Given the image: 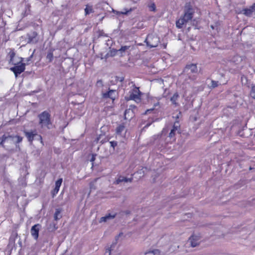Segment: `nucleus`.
I'll return each instance as SVG.
<instances>
[{
    "mask_svg": "<svg viewBox=\"0 0 255 255\" xmlns=\"http://www.w3.org/2000/svg\"><path fill=\"white\" fill-rule=\"evenodd\" d=\"M195 13V8L190 3H186L184 9V14L176 22V26L181 28L183 25L191 20Z\"/></svg>",
    "mask_w": 255,
    "mask_h": 255,
    "instance_id": "f257e3e1",
    "label": "nucleus"
},
{
    "mask_svg": "<svg viewBox=\"0 0 255 255\" xmlns=\"http://www.w3.org/2000/svg\"><path fill=\"white\" fill-rule=\"evenodd\" d=\"M23 138L18 135H3L0 138V145L4 148H8L13 144L16 145L22 141Z\"/></svg>",
    "mask_w": 255,
    "mask_h": 255,
    "instance_id": "f03ea898",
    "label": "nucleus"
},
{
    "mask_svg": "<svg viewBox=\"0 0 255 255\" xmlns=\"http://www.w3.org/2000/svg\"><path fill=\"white\" fill-rule=\"evenodd\" d=\"M14 54H11L10 56V62H12V64L14 65V67L10 68V70L12 71L15 77H17L18 75L23 72L25 69V63H22V61L24 60V58L19 57L18 58V61L17 62L14 63L13 60V56Z\"/></svg>",
    "mask_w": 255,
    "mask_h": 255,
    "instance_id": "7ed1b4c3",
    "label": "nucleus"
},
{
    "mask_svg": "<svg viewBox=\"0 0 255 255\" xmlns=\"http://www.w3.org/2000/svg\"><path fill=\"white\" fill-rule=\"evenodd\" d=\"M50 117V114L47 111H44L38 115L39 124L42 128H50L52 125Z\"/></svg>",
    "mask_w": 255,
    "mask_h": 255,
    "instance_id": "20e7f679",
    "label": "nucleus"
},
{
    "mask_svg": "<svg viewBox=\"0 0 255 255\" xmlns=\"http://www.w3.org/2000/svg\"><path fill=\"white\" fill-rule=\"evenodd\" d=\"M145 41L149 47H155L159 43V38L155 34H151L147 35Z\"/></svg>",
    "mask_w": 255,
    "mask_h": 255,
    "instance_id": "39448f33",
    "label": "nucleus"
},
{
    "mask_svg": "<svg viewBox=\"0 0 255 255\" xmlns=\"http://www.w3.org/2000/svg\"><path fill=\"white\" fill-rule=\"evenodd\" d=\"M127 100H133L138 103L140 101V92L139 89L134 87L129 92V97L126 98Z\"/></svg>",
    "mask_w": 255,
    "mask_h": 255,
    "instance_id": "423d86ee",
    "label": "nucleus"
},
{
    "mask_svg": "<svg viewBox=\"0 0 255 255\" xmlns=\"http://www.w3.org/2000/svg\"><path fill=\"white\" fill-rule=\"evenodd\" d=\"M102 97L104 99L110 98L114 101L116 96H117V92L115 90H110L108 89V91L106 92L104 89H102L101 91Z\"/></svg>",
    "mask_w": 255,
    "mask_h": 255,
    "instance_id": "0eeeda50",
    "label": "nucleus"
},
{
    "mask_svg": "<svg viewBox=\"0 0 255 255\" xmlns=\"http://www.w3.org/2000/svg\"><path fill=\"white\" fill-rule=\"evenodd\" d=\"M41 228V225L39 224L33 226L31 229L30 233L31 236L35 240H37L39 236V231Z\"/></svg>",
    "mask_w": 255,
    "mask_h": 255,
    "instance_id": "6e6552de",
    "label": "nucleus"
},
{
    "mask_svg": "<svg viewBox=\"0 0 255 255\" xmlns=\"http://www.w3.org/2000/svg\"><path fill=\"white\" fill-rule=\"evenodd\" d=\"M242 12L244 15L249 17L251 16L253 14H255V3L249 7L243 9Z\"/></svg>",
    "mask_w": 255,
    "mask_h": 255,
    "instance_id": "1a4fd4ad",
    "label": "nucleus"
},
{
    "mask_svg": "<svg viewBox=\"0 0 255 255\" xmlns=\"http://www.w3.org/2000/svg\"><path fill=\"white\" fill-rule=\"evenodd\" d=\"M184 72L188 74L191 73H197L198 72V68L196 64H190L187 65L184 70Z\"/></svg>",
    "mask_w": 255,
    "mask_h": 255,
    "instance_id": "9d476101",
    "label": "nucleus"
},
{
    "mask_svg": "<svg viewBox=\"0 0 255 255\" xmlns=\"http://www.w3.org/2000/svg\"><path fill=\"white\" fill-rule=\"evenodd\" d=\"M188 242L192 247H195L199 244V239L196 236H192L189 240Z\"/></svg>",
    "mask_w": 255,
    "mask_h": 255,
    "instance_id": "9b49d317",
    "label": "nucleus"
},
{
    "mask_svg": "<svg viewBox=\"0 0 255 255\" xmlns=\"http://www.w3.org/2000/svg\"><path fill=\"white\" fill-rule=\"evenodd\" d=\"M62 182V178H60L56 181L55 188L54 189V190L52 193L53 196H54L58 192V191L59 190L60 187L61 185Z\"/></svg>",
    "mask_w": 255,
    "mask_h": 255,
    "instance_id": "f8f14e48",
    "label": "nucleus"
},
{
    "mask_svg": "<svg viewBox=\"0 0 255 255\" xmlns=\"http://www.w3.org/2000/svg\"><path fill=\"white\" fill-rule=\"evenodd\" d=\"M132 178H127L122 176H120L115 181V184H119L122 182H131Z\"/></svg>",
    "mask_w": 255,
    "mask_h": 255,
    "instance_id": "ddd939ff",
    "label": "nucleus"
},
{
    "mask_svg": "<svg viewBox=\"0 0 255 255\" xmlns=\"http://www.w3.org/2000/svg\"><path fill=\"white\" fill-rule=\"evenodd\" d=\"M134 116V112L131 108L126 110L125 112V119L126 120H130Z\"/></svg>",
    "mask_w": 255,
    "mask_h": 255,
    "instance_id": "4468645a",
    "label": "nucleus"
},
{
    "mask_svg": "<svg viewBox=\"0 0 255 255\" xmlns=\"http://www.w3.org/2000/svg\"><path fill=\"white\" fill-rule=\"evenodd\" d=\"M24 132L25 136L28 138V140L29 141H32V140H33L34 137L35 136L38 135L37 134V133H36V132H34V131H24Z\"/></svg>",
    "mask_w": 255,
    "mask_h": 255,
    "instance_id": "2eb2a0df",
    "label": "nucleus"
},
{
    "mask_svg": "<svg viewBox=\"0 0 255 255\" xmlns=\"http://www.w3.org/2000/svg\"><path fill=\"white\" fill-rule=\"evenodd\" d=\"M116 216V214H113L111 215V214H109L105 216L102 217L100 218L99 222L102 223V222H106L107 221L114 219Z\"/></svg>",
    "mask_w": 255,
    "mask_h": 255,
    "instance_id": "dca6fc26",
    "label": "nucleus"
},
{
    "mask_svg": "<svg viewBox=\"0 0 255 255\" xmlns=\"http://www.w3.org/2000/svg\"><path fill=\"white\" fill-rule=\"evenodd\" d=\"M37 33L33 32L31 35H29L28 38V43H35L37 42L36 39Z\"/></svg>",
    "mask_w": 255,
    "mask_h": 255,
    "instance_id": "f3484780",
    "label": "nucleus"
},
{
    "mask_svg": "<svg viewBox=\"0 0 255 255\" xmlns=\"http://www.w3.org/2000/svg\"><path fill=\"white\" fill-rule=\"evenodd\" d=\"M85 15H87L92 13L94 12L93 5L90 4L86 5V7L84 9Z\"/></svg>",
    "mask_w": 255,
    "mask_h": 255,
    "instance_id": "a211bd4d",
    "label": "nucleus"
},
{
    "mask_svg": "<svg viewBox=\"0 0 255 255\" xmlns=\"http://www.w3.org/2000/svg\"><path fill=\"white\" fill-rule=\"evenodd\" d=\"M124 132H126L125 126L123 124L120 125L116 129V133L118 134L122 135Z\"/></svg>",
    "mask_w": 255,
    "mask_h": 255,
    "instance_id": "6ab92c4d",
    "label": "nucleus"
},
{
    "mask_svg": "<svg viewBox=\"0 0 255 255\" xmlns=\"http://www.w3.org/2000/svg\"><path fill=\"white\" fill-rule=\"evenodd\" d=\"M179 98V95L177 93H175L174 94L173 96L171 98L170 101L171 102L175 105L177 106L178 104L176 103V101L178 100Z\"/></svg>",
    "mask_w": 255,
    "mask_h": 255,
    "instance_id": "aec40b11",
    "label": "nucleus"
},
{
    "mask_svg": "<svg viewBox=\"0 0 255 255\" xmlns=\"http://www.w3.org/2000/svg\"><path fill=\"white\" fill-rule=\"evenodd\" d=\"M61 218L60 215V210L59 209H56V212L54 214V219L55 220H58Z\"/></svg>",
    "mask_w": 255,
    "mask_h": 255,
    "instance_id": "412c9836",
    "label": "nucleus"
},
{
    "mask_svg": "<svg viewBox=\"0 0 255 255\" xmlns=\"http://www.w3.org/2000/svg\"><path fill=\"white\" fill-rule=\"evenodd\" d=\"M116 244H112L110 248H109L106 250V254H108V255H112V254H111L112 251L113 250V249L115 248V247L116 246Z\"/></svg>",
    "mask_w": 255,
    "mask_h": 255,
    "instance_id": "4be33fe9",
    "label": "nucleus"
},
{
    "mask_svg": "<svg viewBox=\"0 0 255 255\" xmlns=\"http://www.w3.org/2000/svg\"><path fill=\"white\" fill-rule=\"evenodd\" d=\"M150 253L153 254L154 255H159L160 254V252L159 250L156 249L146 252L145 254H148Z\"/></svg>",
    "mask_w": 255,
    "mask_h": 255,
    "instance_id": "5701e85b",
    "label": "nucleus"
},
{
    "mask_svg": "<svg viewBox=\"0 0 255 255\" xmlns=\"http://www.w3.org/2000/svg\"><path fill=\"white\" fill-rule=\"evenodd\" d=\"M96 86L98 88H103V89H104V85H103V81L102 80H98L96 82Z\"/></svg>",
    "mask_w": 255,
    "mask_h": 255,
    "instance_id": "b1692460",
    "label": "nucleus"
},
{
    "mask_svg": "<svg viewBox=\"0 0 255 255\" xmlns=\"http://www.w3.org/2000/svg\"><path fill=\"white\" fill-rule=\"evenodd\" d=\"M179 123L178 122L175 123L172 129L174 130V131H175L176 132V131L179 132Z\"/></svg>",
    "mask_w": 255,
    "mask_h": 255,
    "instance_id": "393cba45",
    "label": "nucleus"
},
{
    "mask_svg": "<svg viewBox=\"0 0 255 255\" xmlns=\"http://www.w3.org/2000/svg\"><path fill=\"white\" fill-rule=\"evenodd\" d=\"M233 60L234 62H238L241 61L242 59L240 56L237 55L234 57Z\"/></svg>",
    "mask_w": 255,
    "mask_h": 255,
    "instance_id": "a878e982",
    "label": "nucleus"
},
{
    "mask_svg": "<svg viewBox=\"0 0 255 255\" xmlns=\"http://www.w3.org/2000/svg\"><path fill=\"white\" fill-rule=\"evenodd\" d=\"M53 57V53L51 52L48 53L46 56L47 59L49 60V62H51L52 60Z\"/></svg>",
    "mask_w": 255,
    "mask_h": 255,
    "instance_id": "bb28decb",
    "label": "nucleus"
},
{
    "mask_svg": "<svg viewBox=\"0 0 255 255\" xmlns=\"http://www.w3.org/2000/svg\"><path fill=\"white\" fill-rule=\"evenodd\" d=\"M218 81H213V80H212L211 81V87H212L213 88L217 87L218 86Z\"/></svg>",
    "mask_w": 255,
    "mask_h": 255,
    "instance_id": "cd10ccee",
    "label": "nucleus"
},
{
    "mask_svg": "<svg viewBox=\"0 0 255 255\" xmlns=\"http://www.w3.org/2000/svg\"><path fill=\"white\" fill-rule=\"evenodd\" d=\"M251 96L255 99V88L252 87L250 93Z\"/></svg>",
    "mask_w": 255,
    "mask_h": 255,
    "instance_id": "c85d7f7f",
    "label": "nucleus"
},
{
    "mask_svg": "<svg viewBox=\"0 0 255 255\" xmlns=\"http://www.w3.org/2000/svg\"><path fill=\"white\" fill-rule=\"evenodd\" d=\"M129 46H122L121 48V49H119V51H120V52H121L122 53L123 52L126 51L127 50H128L129 48Z\"/></svg>",
    "mask_w": 255,
    "mask_h": 255,
    "instance_id": "c756f323",
    "label": "nucleus"
},
{
    "mask_svg": "<svg viewBox=\"0 0 255 255\" xmlns=\"http://www.w3.org/2000/svg\"><path fill=\"white\" fill-rule=\"evenodd\" d=\"M33 56V53L27 58H26L24 61L26 62V64H29V62L31 61V59L32 58Z\"/></svg>",
    "mask_w": 255,
    "mask_h": 255,
    "instance_id": "7c9ffc66",
    "label": "nucleus"
},
{
    "mask_svg": "<svg viewBox=\"0 0 255 255\" xmlns=\"http://www.w3.org/2000/svg\"><path fill=\"white\" fill-rule=\"evenodd\" d=\"M149 9L151 11H155V9H156V6L155 5L154 3H152L150 6H149Z\"/></svg>",
    "mask_w": 255,
    "mask_h": 255,
    "instance_id": "2f4dec72",
    "label": "nucleus"
},
{
    "mask_svg": "<svg viewBox=\"0 0 255 255\" xmlns=\"http://www.w3.org/2000/svg\"><path fill=\"white\" fill-rule=\"evenodd\" d=\"M175 132L176 131H174V130H173L172 129L171 130L170 133H169V136L170 137V138H172L173 137L175 134Z\"/></svg>",
    "mask_w": 255,
    "mask_h": 255,
    "instance_id": "473e14b6",
    "label": "nucleus"
},
{
    "mask_svg": "<svg viewBox=\"0 0 255 255\" xmlns=\"http://www.w3.org/2000/svg\"><path fill=\"white\" fill-rule=\"evenodd\" d=\"M110 143L111 146L112 147H113V148H115V147L117 145V141H110Z\"/></svg>",
    "mask_w": 255,
    "mask_h": 255,
    "instance_id": "72a5a7b5",
    "label": "nucleus"
},
{
    "mask_svg": "<svg viewBox=\"0 0 255 255\" xmlns=\"http://www.w3.org/2000/svg\"><path fill=\"white\" fill-rule=\"evenodd\" d=\"M95 155H94V154H92V157H91V159H90V161H91V162H93V161H95Z\"/></svg>",
    "mask_w": 255,
    "mask_h": 255,
    "instance_id": "f704fd0d",
    "label": "nucleus"
},
{
    "mask_svg": "<svg viewBox=\"0 0 255 255\" xmlns=\"http://www.w3.org/2000/svg\"><path fill=\"white\" fill-rule=\"evenodd\" d=\"M129 108H131L134 112V110L136 109V107L134 105H130Z\"/></svg>",
    "mask_w": 255,
    "mask_h": 255,
    "instance_id": "c9c22d12",
    "label": "nucleus"
},
{
    "mask_svg": "<svg viewBox=\"0 0 255 255\" xmlns=\"http://www.w3.org/2000/svg\"><path fill=\"white\" fill-rule=\"evenodd\" d=\"M38 136L39 137V139H40L41 143L43 145L44 144H43V142L41 136H40V135H38Z\"/></svg>",
    "mask_w": 255,
    "mask_h": 255,
    "instance_id": "e433bc0d",
    "label": "nucleus"
},
{
    "mask_svg": "<svg viewBox=\"0 0 255 255\" xmlns=\"http://www.w3.org/2000/svg\"><path fill=\"white\" fill-rule=\"evenodd\" d=\"M153 110V109H150L147 110L146 111L145 113V114H147L149 111H152Z\"/></svg>",
    "mask_w": 255,
    "mask_h": 255,
    "instance_id": "4c0bfd02",
    "label": "nucleus"
},
{
    "mask_svg": "<svg viewBox=\"0 0 255 255\" xmlns=\"http://www.w3.org/2000/svg\"><path fill=\"white\" fill-rule=\"evenodd\" d=\"M122 14H127L128 13V11H122L121 12Z\"/></svg>",
    "mask_w": 255,
    "mask_h": 255,
    "instance_id": "58836bf2",
    "label": "nucleus"
},
{
    "mask_svg": "<svg viewBox=\"0 0 255 255\" xmlns=\"http://www.w3.org/2000/svg\"><path fill=\"white\" fill-rule=\"evenodd\" d=\"M149 126V124H147V125L146 126V127H148V126Z\"/></svg>",
    "mask_w": 255,
    "mask_h": 255,
    "instance_id": "ea45409f",
    "label": "nucleus"
},
{
    "mask_svg": "<svg viewBox=\"0 0 255 255\" xmlns=\"http://www.w3.org/2000/svg\"><path fill=\"white\" fill-rule=\"evenodd\" d=\"M118 255H121V254H120V253H119V254H118Z\"/></svg>",
    "mask_w": 255,
    "mask_h": 255,
    "instance_id": "a19ab883",
    "label": "nucleus"
}]
</instances>
